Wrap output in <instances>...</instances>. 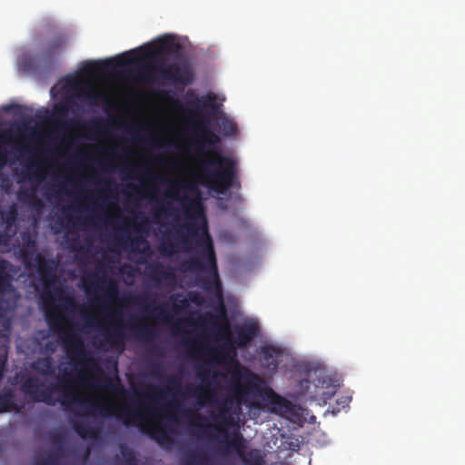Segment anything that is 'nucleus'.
I'll return each mask as SVG.
<instances>
[{
  "label": "nucleus",
  "mask_w": 465,
  "mask_h": 465,
  "mask_svg": "<svg viewBox=\"0 0 465 465\" xmlns=\"http://www.w3.org/2000/svg\"><path fill=\"white\" fill-rule=\"evenodd\" d=\"M121 232H126V234L129 233L128 230L126 228H122L120 230ZM118 242V245H126L128 242H130V244L132 245V247H134V245H138L139 243V240L136 239V238H133L131 239L129 237V235H126L125 237H124L123 239H120L117 241Z\"/></svg>",
  "instance_id": "obj_37"
},
{
  "label": "nucleus",
  "mask_w": 465,
  "mask_h": 465,
  "mask_svg": "<svg viewBox=\"0 0 465 465\" xmlns=\"http://www.w3.org/2000/svg\"><path fill=\"white\" fill-rule=\"evenodd\" d=\"M141 50L142 48L133 49L105 60L91 62L86 64L85 70L91 74H100L105 69L124 67L137 64L138 60L149 59L137 69V77L141 81L151 84L162 81L183 86L193 83L194 73L190 58L182 55V45L170 36L161 41L159 48L147 54L135 56Z\"/></svg>",
  "instance_id": "obj_1"
},
{
  "label": "nucleus",
  "mask_w": 465,
  "mask_h": 465,
  "mask_svg": "<svg viewBox=\"0 0 465 465\" xmlns=\"http://www.w3.org/2000/svg\"><path fill=\"white\" fill-rule=\"evenodd\" d=\"M309 383H310V381L307 380L304 381H302V383H301L302 388L304 389V391L306 392L309 391V385H308Z\"/></svg>",
  "instance_id": "obj_51"
},
{
  "label": "nucleus",
  "mask_w": 465,
  "mask_h": 465,
  "mask_svg": "<svg viewBox=\"0 0 465 465\" xmlns=\"http://www.w3.org/2000/svg\"><path fill=\"white\" fill-rule=\"evenodd\" d=\"M351 401V397H341V399L337 400V403L344 406H348L349 402Z\"/></svg>",
  "instance_id": "obj_45"
},
{
  "label": "nucleus",
  "mask_w": 465,
  "mask_h": 465,
  "mask_svg": "<svg viewBox=\"0 0 465 465\" xmlns=\"http://www.w3.org/2000/svg\"><path fill=\"white\" fill-rule=\"evenodd\" d=\"M178 296H179V295H173V296H171V300H174V301H175V300L177 299V297H178Z\"/></svg>",
  "instance_id": "obj_55"
},
{
  "label": "nucleus",
  "mask_w": 465,
  "mask_h": 465,
  "mask_svg": "<svg viewBox=\"0 0 465 465\" xmlns=\"http://www.w3.org/2000/svg\"><path fill=\"white\" fill-rule=\"evenodd\" d=\"M112 325H114L115 328L106 330L104 333L105 341L112 345L123 342L124 335L118 329V327L121 326L116 322H112Z\"/></svg>",
  "instance_id": "obj_23"
},
{
  "label": "nucleus",
  "mask_w": 465,
  "mask_h": 465,
  "mask_svg": "<svg viewBox=\"0 0 465 465\" xmlns=\"http://www.w3.org/2000/svg\"><path fill=\"white\" fill-rule=\"evenodd\" d=\"M80 97L83 101H88L91 104H96L98 100L104 98V96L94 88H91L88 92H83Z\"/></svg>",
  "instance_id": "obj_32"
},
{
  "label": "nucleus",
  "mask_w": 465,
  "mask_h": 465,
  "mask_svg": "<svg viewBox=\"0 0 465 465\" xmlns=\"http://www.w3.org/2000/svg\"><path fill=\"white\" fill-rule=\"evenodd\" d=\"M83 316L84 317L85 319V323L87 326H94L96 321H95V317L93 315V314H86L84 312H83Z\"/></svg>",
  "instance_id": "obj_44"
},
{
  "label": "nucleus",
  "mask_w": 465,
  "mask_h": 465,
  "mask_svg": "<svg viewBox=\"0 0 465 465\" xmlns=\"http://www.w3.org/2000/svg\"><path fill=\"white\" fill-rule=\"evenodd\" d=\"M42 300L45 304V318L51 331H56L65 346L69 349L74 347L73 352L74 359L82 366H87L91 359L88 357L84 349V344L81 339L72 333L69 325L66 324L64 316L59 307L53 303V298L47 297L45 294L42 295Z\"/></svg>",
  "instance_id": "obj_5"
},
{
  "label": "nucleus",
  "mask_w": 465,
  "mask_h": 465,
  "mask_svg": "<svg viewBox=\"0 0 465 465\" xmlns=\"http://www.w3.org/2000/svg\"><path fill=\"white\" fill-rule=\"evenodd\" d=\"M193 426L198 428V429H201V430L205 427L203 422H199V423L193 424Z\"/></svg>",
  "instance_id": "obj_53"
},
{
  "label": "nucleus",
  "mask_w": 465,
  "mask_h": 465,
  "mask_svg": "<svg viewBox=\"0 0 465 465\" xmlns=\"http://www.w3.org/2000/svg\"><path fill=\"white\" fill-rule=\"evenodd\" d=\"M167 385H168V388L173 389V390L180 389V381L178 379H176L174 377H171L167 380Z\"/></svg>",
  "instance_id": "obj_43"
},
{
  "label": "nucleus",
  "mask_w": 465,
  "mask_h": 465,
  "mask_svg": "<svg viewBox=\"0 0 465 465\" xmlns=\"http://www.w3.org/2000/svg\"><path fill=\"white\" fill-rule=\"evenodd\" d=\"M9 262L5 259H0V294L7 293L12 287L11 276L7 270Z\"/></svg>",
  "instance_id": "obj_20"
},
{
  "label": "nucleus",
  "mask_w": 465,
  "mask_h": 465,
  "mask_svg": "<svg viewBox=\"0 0 465 465\" xmlns=\"http://www.w3.org/2000/svg\"><path fill=\"white\" fill-rule=\"evenodd\" d=\"M202 102L205 104V101H203L202 99L198 100V103H202Z\"/></svg>",
  "instance_id": "obj_61"
},
{
  "label": "nucleus",
  "mask_w": 465,
  "mask_h": 465,
  "mask_svg": "<svg viewBox=\"0 0 465 465\" xmlns=\"http://www.w3.org/2000/svg\"><path fill=\"white\" fill-rule=\"evenodd\" d=\"M17 217V210L15 205H12L9 210L5 211L1 213V219L4 223L10 226L12 225Z\"/></svg>",
  "instance_id": "obj_30"
},
{
  "label": "nucleus",
  "mask_w": 465,
  "mask_h": 465,
  "mask_svg": "<svg viewBox=\"0 0 465 465\" xmlns=\"http://www.w3.org/2000/svg\"><path fill=\"white\" fill-rule=\"evenodd\" d=\"M157 390V393H151L148 391H141L139 392L140 395H143L146 399H149L153 401L157 402L159 399H163L165 397V391L162 388H155Z\"/></svg>",
  "instance_id": "obj_36"
},
{
  "label": "nucleus",
  "mask_w": 465,
  "mask_h": 465,
  "mask_svg": "<svg viewBox=\"0 0 465 465\" xmlns=\"http://www.w3.org/2000/svg\"><path fill=\"white\" fill-rule=\"evenodd\" d=\"M18 195H19V198L22 199V200L25 199V198H32V197H34L33 193H30L28 191H20Z\"/></svg>",
  "instance_id": "obj_46"
},
{
  "label": "nucleus",
  "mask_w": 465,
  "mask_h": 465,
  "mask_svg": "<svg viewBox=\"0 0 465 465\" xmlns=\"http://www.w3.org/2000/svg\"><path fill=\"white\" fill-rule=\"evenodd\" d=\"M58 455L56 452H52L45 457L39 458L35 461V465H57Z\"/></svg>",
  "instance_id": "obj_34"
},
{
  "label": "nucleus",
  "mask_w": 465,
  "mask_h": 465,
  "mask_svg": "<svg viewBox=\"0 0 465 465\" xmlns=\"http://www.w3.org/2000/svg\"><path fill=\"white\" fill-rule=\"evenodd\" d=\"M181 303H182V305H185V304H186V301H185L184 299H183V300L181 301Z\"/></svg>",
  "instance_id": "obj_58"
},
{
  "label": "nucleus",
  "mask_w": 465,
  "mask_h": 465,
  "mask_svg": "<svg viewBox=\"0 0 465 465\" xmlns=\"http://www.w3.org/2000/svg\"><path fill=\"white\" fill-rule=\"evenodd\" d=\"M202 141L195 143V147L202 153L209 152L211 146L220 143V138L207 127L202 129Z\"/></svg>",
  "instance_id": "obj_19"
},
{
  "label": "nucleus",
  "mask_w": 465,
  "mask_h": 465,
  "mask_svg": "<svg viewBox=\"0 0 465 465\" xmlns=\"http://www.w3.org/2000/svg\"><path fill=\"white\" fill-rule=\"evenodd\" d=\"M230 446L238 452L239 456H242V438L241 436L236 435L230 442Z\"/></svg>",
  "instance_id": "obj_39"
},
{
  "label": "nucleus",
  "mask_w": 465,
  "mask_h": 465,
  "mask_svg": "<svg viewBox=\"0 0 465 465\" xmlns=\"http://www.w3.org/2000/svg\"><path fill=\"white\" fill-rule=\"evenodd\" d=\"M45 40L40 52L33 58L38 66L53 67L64 51L68 35L56 25H48L45 28Z\"/></svg>",
  "instance_id": "obj_6"
},
{
  "label": "nucleus",
  "mask_w": 465,
  "mask_h": 465,
  "mask_svg": "<svg viewBox=\"0 0 465 465\" xmlns=\"http://www.w3.org/2000/svg\"><path fill=\"white\" fill-rule=\"evenodd\" d=\"M181 188L193 197L183 196L182 198V202L184 203L185 216L189 221L181 224L182 230L176 231V233L183 237V243L186 250L190 249V238L196 239L198 246L195 253L183 263V270L209 273L210 276L202 279L204 288L208 289L213 281L217 288L220 289L216 255L213 240L207 230L201 190L196 183H183L176 180L170 183L168 195L174 197L176 191Z\"/></svg>",
  "instance_id": "obj_2"
},
{
  "label": "nucleus",
  "mask_w": 465,
  "mask_h": 465,
  "mask_svg": "<svg viewBox=\"0 0 465 465\" xmlns=\"http://www.w3.org/2000/svg\"><path fill=\"white\" fill-rule=\"evenodd\" d=\"M199 419L201 420V421H203L204 420V418L202 417V416H199Z\"/></svg>",
  "instance_id": "obj_60"
},
{
  "label": "nucleus",
  "mask_w": 465,
  "mask_h": 465,
  "mask_svg": "<svg viewBox=\"0 0 465 465\" xmlns=\"http://www.w3.org/2000/svg\"><path fill=\"white\" fill-rule=\"evenodd\" d=\"M35 262L41 278L47 279L54 276L55 263L53 260L46 259L41 253H37Z\"/></svg>",
  "instance_id": "obj_17"
},
{
  "label": "nucleus",
  "mask_w": 465,
  "mask_h": 465,
  "mask_svg": "<svg viewBox=\"0 0 465 465\" xmlns=\"http://www.w3.org/2000/svg\"><path fill=\"white\" fill-rule=\"evenodd\" d=\"M220 132L224 136H232L237 134V124L231 119L223 117L219 123Z\"/></svg>",
  "instance_id": "obj_25"
},
{
  "label": "nucleus",
  "mask_w": 465,
  "mask_h": 465,
  "mask_svg": "<svg viewBox=\"0 0 465 465\" xmlns=\"http://www.w3.org/2000/svg\"><path fill=\"white\" fill-rule=\"evenodd\" d=\"M160 212H161V213H166V210H165V208L163 206V207L160 209Z\"/></svg>",
  "instance_id": "obj_57"
},
{
  "label": "nucleus",
  "mask_w": 465,
  "mask_h": 465,
  "mask_svg": "<svg viewBox=\"0 0 465 465\" xmlns=\"http://www.w3.org/2000/svg\"><path fill=\"white\" fill-rule=\"evenodd\" d=\"M73 104L74 101L72 99H68L54 105L50 115V122L55 124L59 130L71 129L74 124L73 120L67 119L70 104Z\"/></svg>",
  "instance_id": "obj_12"
},
{
  "label": "nucleus",
  "mask_w": 465,
  "mask_h": 465,
  "mask_svg": "<svg viewBox=\"0 0 465 465\" xmlns=\"http://www.w3.org/2000/svg\"><path fill=\"white\" fill-rule=\"evenodd\" d=\"M261 352L262 366L272 373L276 372L278 370V358L281 354V351L273 346L266 345L262 347Z\"/></svg>",
  "instance_id": "obj_15"
},
{
  "label": "nucleus",
  "mask_w": 465,
  "mask_h": 465,
  "mask_svg": "<svg viewBox=\"0 0 465 465\" xmlns=\"http://www.w3.org/2000/svg\"><path fill=\"white\" fill-rule=\"evenodd\" d=\"M158 94L163 99L170 100V97L168 96V92L166 91H161Z\"/></svg>",
  "instance_id": "obj_50"
},
{
  "label": "nucleus",
  "mask_w": 465,
  "mask_h": 465,
  "mask_svg": "<svg viewBox=\"0 0 465 465\" xmlns=\"http://www.w3.org/2000/svg\"><path fill=\"white\" fill-rule=\"evenodd\" d=\"M149 369L150 374L155 378H160L163 371L162 364L156 361H152L149 365Z\"/></svg>",
  "instance_id": "obj_38"
},
{
  "label": "nucleus",
  "mask_w": 465,
  "mask_h": 465,
  "mask_svg": "<svg viewBox=\"0 0 465 465\" xmlns=\"http://www.w3.org/2000/svg\"><path fill=\"white\" fill-rule=\"evenodd\" d=\"M73 428L74 431L83 439H85L87 437L93 438L94 436V430L84 421L74 420Z\"/></svg>",
  "instance_id": "obj_26"
},
{
  "label": "nucleus",
  "mask_w": 465,
  "mask_h": 465,
  "mask_svg": "<svg viewBox=\"0 0 465 465\" xmlns=\"http://www.w3.org/2000/svg\"><path fill=\"white\" fill-rule=\"evenodd\" d=\"M108 316H110L111 318L113 319H117V318H120L121 317V312H118V311H114V312H111Z\"/></svg>",
  "instance_id": "obj_48"
},
{
  "label": "nucleus",
  "mask_w": 465,
  "mask_h": 465,
  "mask_svg": "<svg viewBox=\"0 0 465 465\" xmlns=\"http://www.w3.org/2000/svg\"><path fill=\"white\" fill-rule=\"evenodd\" d=\"M120 452L125 465H137L138 460L136 458V453L125 443L120 444Z\"/></svg>",
  "instance_id": "obj_27"
},
{
  "label": "nucleus",
  "mask_w": 465,
  "mask_h": 465,
  "mask_svg": "<svg viewBox=\"0 0 465 465\" xmlns=\"http://www.w3.org/2000/svg\"><path fill=\"white\" fill-rule=\"evenodd\" d=\"M18 407L15 402V394L13 391L7 390L0 393V413L17 411Z\"/></svg>",
  "instance_id": "obj_21"
},
{
  "label": "nucleus",
  "mask_w": 465,
  "mask_h": 465,
  "mask_svg": "<svg viewBox=\"0 0 465 465\" xmlns=\"http://www.w3.org/2000/svg\"><path fill=\"white\" fill-rule=\"evenodd\" d=\"M29 128L24 125L18 128V134L21 139L15 141L14 151L15 153V158H27L29 163L26 165V170L23 171L25 176L30 180H36L41 182L44 180V175L39 172L38 162L35 160L34 151L31 146V142L35 140V133L31 131L27 133Z\"/></svg>",
  "instance_id": "obj_8"
},
{
  "label": "nucleus",
  "mask_w": 465,
  "mask_h": 465,
  "mask_svg": "<svg viewBox=\"0 0 465 465\" xmlns=\"http://www.w3.org/2000/svg\"><path fill=\"white\" fill-rule=\"evenodd\" d=\"M246 465H263L264 460L259 451L252 450L248 453V457L244 460Z\"/></svg>",
  "instance_id": "obj_33"
},
{
  "label": "nucleus",
  "mask_w": 465,
  "mask_h": 465,
  "mask_svg": "<svg viewBox=\"0 0 465 465\" xmlns=\"http://www.w3.org/2000/svg\"><path fill=\"white\" fill-rule=\"evenodd\" d=\"M242 375L239 371H233L232 375V391L235 402L232 407V415H239L242 412V406L247 403L248 396L262 394V379L252 372L246 371L242 376L244 382L241 381Z\"/></svg>",
  "instance_id": "obj_7"
},
{
  "label": "nucleus",
  "mask_w": 465,
  "mask_h": 465,
  "mask_svg": "<svg viewBox=\"0 0 465 465\" xmlns=\"http://www.w3.org/2000/svg\"><path fill=\"white\" fill-rule=\"evenodd\" d=\"M168 307L169 303H164L151 310V304H148L144 307V310L153 312L156 319L163 322H170L173 320V316L168 311Z\"/></svg>",
  "instance_id": "obj_22"
},
{
  "label": "nucleus",
  "mask_w": 465,
  "mask_h": 465,
  "mask_svg": "<svg viewBox=\"0 0 465 465\" xmlns=\"http://www.w3.org/2000/svg\"><path fill=\"white\" fill-rule=\"evenodd\" d=\"M235 400L232 396V391L231 390V396L224 398L222 401V407L219 411L218 420H220L224 425H232L234 423V417L232 415V407Z\"/></svg>",
  "instance_id": "obj_16"
},
{
  "label": "nucleus",
  "mask_w": 465,
  "mask_h": 465,
  "mask_svg": "<svg viewBox=\"0 0 465 465\" xmlns=\"http://www.w3.org/2000/svg\"><path fill=\"white\" fill-rule=\"evenodd\" d=\"M35 368L38 370L43 375L53 374L54 371L52 359L49 357L39 359L35 362Z\"/></svg>",
  "instance_id": "obj_28"
},
{
  "label": "nucleus",
  "mask_w": 465,
  "mask_h": 465,
  "mask_svg": "<svg viewBox=\"0 0 465 465\" xmlns=\"http://www.w3.org/2000/svg\"><path fill=\"white\" fill-rule=\"evenodd\" d=\"M63 303V309L66 312H74L75 309V303L73 298H60L59 299Z\"/></svg>",
  "instance_id": "obj_40"
},
{
  "label": "nucleus",
  "mask_w": 465,
  "mask_h": 465,
  "mask_svg": "<svg viewBox=\"0 0 465 465\" xmlns=\"http://www.w3.org/2000/svg\"><path fill=\"white\" fill-rule=\"evenodd\" d=\"M52 446L55 449V451L58 455L60 451L64 450V445L66 443V437L64 433H53L50 437Z\"/></svg>",
  "instance_id": "obj_29"
},
{
  "label": "nucleus",
  "mask_w": 465,
  "mask_h": 465,
  "mask_svg": "<svg viewBox=\"0 0 465 465\" xmlns=\"http://www.w3.org/2000/svg\"><path fill=\"white\" fill-rule=\"evenodd\" d=\"M200 183L210 190L223 194L232 187H240L237 179L235 161L216 153L213 157H204L198 164Z\"/></svg>",
  "instance_id": "obj_3"
},
{
  "label": "nucleus",
  "mask_w": 465,
  "mask_h": 465,
  "mask_svg": "<svg viewBox=\"0 0 465 465\" xmlns=\"http://www.w3.org/2000/svg\"><path fill=\"white\" fill-rule=\"evenodd\" d=\"M80 381H84V378L81 376L79 379Z\"/></svg>",
  "instance_id": "obj_63"
},
{
  "label": "nucleus",
  "mask_w": 465,
  "mask_h": 465,
  "mask_svg": "<svg viewBox=\"0 0 465 465\" xmlns=\"http://www.w3.org/2000/svg\"><path fill=\"white\" fill-rule=\"evenodd\" d=\"M194 393L196 394L197 399L200 401L208 399V391L203 387H197L194 390Z\"/></svg>",
  "instance_id": "obj_42"
},
{
  "label": "nucleus",
  "mask_w": 465,
  "mask_h": 465,
  "mask_svg": "<svg viewBox=\"0 0 465 465\" xmlns=\"http://www.w3.org/2000/svg\"><path fill=\"white\" fill-rule=\"evenodd\" d=\"M4 110H5V112H9V111H10V106L4 107Z\"/></svg>",
  "instance_id": "obj_56"
},
{
  "label": "nucleus",
  "mask_w": 465,
  "mask_h": 465,
  "mask_svg": "<svg viewBox=\"0 0 465 465\" xmlns=\"http://www.w3.org/2000/svg\"><path fill=\"white\" fill-rule=\"evenodd\" d=\"M149 180L155 183H162L163 182V180L162 178L153 175V174L149 176Z\"/></svg>",
  "instance_id": "obj_47"
},
{
  "label": "nucleus",
  "mask_w": 465,
  "mask_h": 465,
  "mask_svg": "<svg viewBox=\"0 0 465 465\" xmlns=\"http://www.w3.org/2000/svg\"><path fill=\"white\" fill-rule=\"evenodd\" d=\"M89 408L99 411L103 417L115 416L122 418L125 426L131 424L139 426L143 433L148 434L159 445L170 446L173 444L172 438L165 429L148 422L146 416L153 412L149 407L138 408L134 406L132 410H129L125 406H115L104 401H98L92 403Z\"/></svg>",
  "instance_id": "obj_4"
},
{
  "label": "nucleus",
  "mask_w": 465,
  "mask_h": 465,
  "mask_svg": "<svg viewBox=\"0 0 465 465\" xmlns=\"http://www.w3.org/2000/svg\"><path fill=\"white\" fill-rule=\"evenodd\" d=\"M260 395L270 401L273 411H279L281 413H288L291 411V402L276 394L272 389L262 387V394Z\"/></svg>",
  "instance_id": "obj_14"
},
{
  "label": "nucleus",
  "mask_w": 465,
  "mask_h": 465,
  "mask_svg": "<svg viewBox=\"0 0 465 465\" xmlns=\"http://www.w3.org/2000/svg\"><path fill=\"white\" fill-rule=\"evenodd\" d=\"M223 331L226 334V335H229L230 334V326L228 324H226L224 327L222 328Z\"/></svg>",
  "instance_id": "obj_52"
},
{
  "label": "nucleus",
  "mask_w": 465,
  "mask_h": 465,
  "mask_svg": "<svg viewBox=\"0 0 465 465\" xmlns=\"http://www.w3.org/2000/svg\"><path fill=\"white\" fill-rule=\"evenodd\" d=\"M83 287L87 293L93 291H97L102 287L104 291V297L96 298L97 305L101 309H106L108 302H114L117 300L118 285L113 279L106 277H100L96 273H92L88 277L83 279Z\"/></svg>",
  "instance_id": "obj_9"
},
{
  "label": "nucleus",
  "mask_w": 465,
  "mask_h": 465,
  "mask_svg": "<svg viewBox=\"0 0 465 465\" xmlns=\"http://www.w3.org/2000/svg\"><path fill=\"white\" fill-rule=\"evenodd\" d=\"M103 387L105 389H111L114 391L115 392H121L125 393V390L121 385H114L110 380L106 379V381L104 382Z\"/></svg>",
  "instance_id": "obj_41"
},
{
  "label": "nucleus",
  "mask_w": 465,
  "mask_h": 465,
  "mask_svg": "<svg viewBox=\"0 0 465 465\" xmlns=\"http://www.w3.org/2000/svg\"><path fill=\"white\" fill-rule=\"evenodd\" d=\"M182 322H184V323H187V324H188V323L190 322V321H189V320H179V321H178V322H177V323H176V325H175V328H176V331H181V330H180V325H181V323H182Z\"/></svg>",
  "instance_id": "obj_49"
},
{
  "label": "nucleus",
  "mask_w": 465,
  "mask_h": 465,
  "mask_svg": "<svg viewBox=\"0 0 465 465\" xmlns=\"http://www.w3.org/2000/svg\"><path fill=\"white\" fill-rule=\"evenodd\" d=\"M259 331L256 323H246L235 328V339L233 342L240 348L248 346L251 341L257 336Z\"/></svg>",
  "instance_id": "obj_13"
},
{
  "label": "nucleus",
  "mask_w": 465,
  "mask_h": 465,
  "mask_svg": "<svg viewBox=\"0 0 465 465\" xmlns=\"http://www.w3.org/2000/svg\"><path fill=\"white\" fill-rule=\"evenodd\" d=\"M44 387H45V382L37 377H28L23 381L21 390L35 402H44L47 405H54V401L52 398V391L50 389H44Z\"/></svg>",
  "instance_id": "obj_10"
},
{
  "label": "nucleus",
  "mask_w": 465,
  "mask_h": 465,
  "mask_svg": "<svg viewBox=\"0 0 465 465\" xmlns=\"http://www.w3.org/2000/svg\"><path fill=\"white\" fill-rule=\"evenodd\" d=\"M184 343L189 344V341L187 340V338H184Z\"/></svg>",
  "instance_id": "obj_59"
},
{
  "label": "nucleus",
  "mask_w": 465,
  "mask_h": 465,
  "mask_svg": "<svg viewBox=\"0 0 465 465\" xmlns=\"http://www.w3.org/2000/svg\"><path fill=\"white\" fill-rule=\"evenodd\" d=\"M219 374H220V372H219V371H215V372H214V375H215V376H217V375H219Z\"/></svg>",
  "instance_id": "obj_62"
},
{
  "label": "nucleus",
  "mask_w": 465,
  "mask_h": 465,
  "mask_svg": "<svg viewBox=\"0 0 465 465\" xmlns=\"http://www.w3.org/2000/svg\"><path fill=\"white\" fill-rule=\"evenodd\" d=\"M133 331L136 337L143 341H150L156 335V331L153 325L146 324L142 327H133Z\"/></svg>",
  "instance_id": "obj_24"
},
{
  "label": "nucleus",
  "mask_w": 465,
  "mask_h": 465,
  "mask_svg": "<svg viewBox=\"0 0 465 465\" xmlns=\"http://www.w3.org/2000/svg\"><path fill=\"white\" fill-rule=\"evenodd\" d=\"M61 383L63 384L64 389H69V386L67 385V380L64 378L60 380ZM87 400L82 399L73 393L72 391L66 390L63 393V397L60 400V403L64 406L67 409H71L73 405H79L81 407H87L86 406Z\"/></svg>",
  "instance_id": "obj_18"
},
{
  "label": "nucleus",
  "mask_w": 465,
  "mask_h": 465,
  "mask_svg": "<svg viewBox=\"0 0 465 465\" xmlns=\"http://www.w3.org/2000/svg\"><path fill=\"white\" fill-rule=\"evenodd\" d=\"M217 356L220 360H226L229 358L230 353H233L235 355V350L232 345V341L224 342L220 346V349L216 351Z\"/></svg>",
  "instance_id": "obj_31"
},
{
  "label": "nucleus",
  "mask_w": 465,
  "mask_h": 465,
  "mask_svg": "<svg viewBox=\"0 0 465 465\" xmlns=\"http://www.w3.org/2000/svg\"><path fill=\"white\" fill-rule=\"evenodd\" d=\"M172 307H173V310L175 311V312H177L180 309V305H178L176 303L173 304Z\"/></svg>",
  "instance_id": "obj_54"
},
{
  "label": "nucleus",
  "mask_w": 465,
  "mask_h": 465,
  "mask_svg": "<svg viewBox=\"0 0 465 465\" xmlns=\"http://www.w3.org/2000/svg\"><path fill=\"white\" fill-rule=\"evenodd\" d=\"M149 277L155 282L157 285L163 282L167 285H173L176 279L175 271L171 266H166L163 262H156L147 266Z\"/></svg>",
  "instance_id": "obj_11"
},
{
  "label": "nucleus",
  "mask_w": 465,
  "mask_h": 465,
  "mask_svg": "<svg viewBox=\"0 0 465 465\" xmlns=\"http://www.w3.org/2000/svg\"><path fill=\"white\" fill-rule=\"evenodd\" d=\"M159 252L163 256H168V257L172 256L174 252H177L176 245L172 242H163L161 243V245L159 247Z\"/></svg>",
  "instance_id": "obj_35"
}]
</instances>
